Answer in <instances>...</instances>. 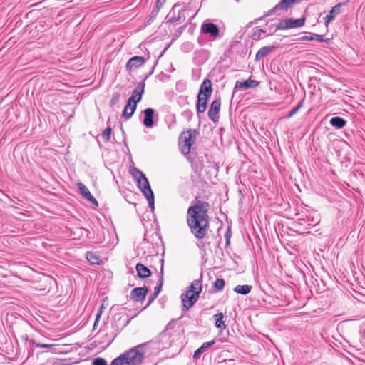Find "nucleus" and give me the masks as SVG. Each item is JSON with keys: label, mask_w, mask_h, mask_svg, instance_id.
<instances>
[{"label": "nucleus", "mask_w": 365, "mask_h": 365, "mask_svg": "<svg viewBox=\"0 0 365 365\" xmlns=\"http://www.w3.org/2000/svg\"><path fill=\"white\" fill-rule=\"evenodd\" d=\"M36 346H38V347H41V348H49V347L53 346V344H47L38 343V344H36Z\"/></svg>", "instance_id": "nucleus-35"}, {"label": "nucleus", "mask_w": 365, "mask_h": 365, "mask_svg": "<svg viewBox=\"0 0 365 365\" xmlns=\"http://www.w3.org/2000/svg\"><path fill=\"white\" fill-rule=\"evenodd\" d=\"M262 19V18L256 19H255V23H256L258 20H260V19Z\"/></svg>", "instance_id": "nucleus-41"}, {"label": "nucleus", "mask_w": 365, "mask_h": 365, "mask_svg": "<svg viewBox=\"0 0 365 365\" xmlns=\"http://www.w3.org/2000/svg\"><path fill=\"white\" fill-rule=\"evenodd\" d=\"M178 6V4H175L173 6V9H175Z\"/></svg>", "instance_id": "nucleus-40"}, {"label": "nucleus", "mask_w": 365, "mask_h": 365, "mask_svg": "<svg viewBox=\"0 0 365 365\" xmlns=\"http://www.w3.org/2000/svg\"><path fill=\"white\" fill-rule=\"evenodd\" d=\"M145 63V59L141 56H134L131 58L126 63V68L128 70L136 68L141 66Z\"/></svg>", "instance_id": "nucleus-17"}, {"label": "nucleus", "mask_w": 365, "mask_h": 365, "mask_svg": "<svg viewBox=\"0 0 365 365\" xmlns=\"http://www.w3.org/2000/svg\"><path fill=\"white\" fill-rule=\"evenodd\" d=\"M346 3H347V1L344 2V3L340 2L332 7L331 10L329 11V13L325 17L326 26H327L328 24H329V22L335 18L336 15H337L338 14L340 13L341 7L342 6L346 5Z\"/></svg>", "instance_id": "nucleus-13"}, {"label": "nucleus", "mask_w": 365, "mask_h": 365, "mask_svg": "<svg viewBox=\"0 0 365 365\" xmlns=\"http://www.w3.org/2000/svg\"><path fill=\"white\" fill-rule=\"evenodd\" d=\"M252 286L250 285H237L235 287L234 291L240 294H247L250 292Z\"/></svg>", "instance_id": "nucleus-24"}, {"label": "nucleus", "mask_w": 365, "mask_h": 365, "mask_svg": "<svg viewBox=\"0 0 365 365\" xmlns=\"http://www.w3.org/2000/svg\"><path fill=\"white\" fill-rule=\"evenodd\" d=\"M148 292V289L145 287L135 288L131 291L130 299L136 302H142L145 299Z\"/></svg>", "instance_id": "nucleus-10"}, {"label": "nucleus", "mask_w": 365, "mask_h": 365, "mask_svg": "<svg viewBox=\"0 0 365 365\" xmlns=\"http://www.w3.org/2000/svg\"><path fill=\"white\" fill-rule=\"evenodd\" d=\"M111 132H112L111 128L108 127L102 133V138L105 142H108L110 140Z\"/></svg>", "instance_id": "nucleus-28"}, {"label": "nucleus", "mask_w": 365, "mask_h": 365, "mask_svg": "<svg viewBox=\"0 0 365 365\" xmlns=\"http://www.w3.org/2000/svg\"><path fill=\"white\" fill-rule=\"evenodd\" d=\"M93 365H107V362L104 359L97 358L93 360Z\"/></svg>", "instance_id": "nucleus-33"}, {"label": "nucleus", "mask_w": 365, "mask_h": 365, "mask_svg": "<svg viewBox=\"0 0 365 365\" xmlns=\"http://www.w3.org/2000/svg\"><path fill=\"white\" fill-rule=\"evenodd\" d=\"M201 31L212 38H217L220 34L218 26L212 23H203L201 26Z\"/></svg>", "instance_id": "nucleus-8"}, {"label": "nucleus", "mask_w": 365, "mask_h": 365, "mask_svg": "<svg viewBox=\"0 0 365 365\" xmlns=\"http://www.w3.org/2000/svg\"><path fill=\"white\" fill-rule=\"evenodd\" d=\"M346 123V120L341 117H333L330 120V124L336 128H342Z\"/></svg>", "instance_id": "nucleus-23"}, {"label": "nucleus", "mask_w": 365, "mask_h": 365, "mask_svg": "<svg viewBox=\"0 0 365 365\" xmlns=\"http://www.w3.org/2000/svg\"><path fill=\"white\" fill-rule=\"evenodd\" d=\"M302 40H313V39H314V38L312 36H305L302 37Z\"/></svg>", "instance_id": "nucleus-37"}, {"label": "nucleus", "mask_w": 365, "mask_h": 365, "mask_svg": "<svg viewBox=\"0 0 365 365\" xmlns=\"http://www.w3.org/2000/svg\"><path fill=\"white\" fill-rule=\"evenodd\" d=\"M136 108L137 104L131 103L128 101L127 104L123 111L122 116L126 120L130 118L133 116L134 112L135 111Z\"/></svg>", "instance_id": "nucleus-18"}, {"label": "nucleus", "mask_w": 365, "mask_h": 365, "mask_svg": "<svg viewBox=\"0 0 365 365\" xmlns=\"http://www.w3.org/2000/svg\"><path fill=\"white\" fill-rule=\"evenodd\" d=\"M225 286V281L223 279H217L214 282V287L217 291H221Z\"/></svg>", "instance_id": "nucleus-27"}, {"label": "nucleus", "mask_w": 365, "mask_h": 365, "mask_svg": "<svg viewBox=\"0 0 365 365\" xmlns=\"http://www.w3.org/2000/svg\"><path fill=\"white\" fill-rule=\"evenodd\" d=\"M145 83H140L132 93L131 96L128 98V101L137 104L141 101L142 96L144 93Z\"/></svg>", "instance_id": "nucleus-11"}, {"label": "nucleus", "mask_w": 365, "mask_h": 365, "mask_svg": "<svg viewBox=\"0 0 365 365\" xmlns=\"http://www.w3.org/2000/svg\"><path fill=\"white\" fill-rule=\"evenodd\" d=\"M202 291L201 281L194 280L189 286L187 291L182 295L183 310L187 311L197 301L199 294Z\"/></svg>", "instance_id": "nucleus-3"}, {"label": "nucleus", "mask_w": 365, "mask_h": 365, "mask_svg": "<svg viewBox=\"0 0 365 365\" xmlns=\"http://www.w3.org/2000/svg\"><path fill=\"white\" fill-rule=\"evenodd\" d=\"M210 204L202 200H195L188 207L187 223L191 232L197 239H202L207 235L209 227L208 210Z\"/></svg>", "instance_id": "nucleus-1"}, {"label": "nucleus", "mask_w": 365, "mask_h": 365, "mask_svg": "<svg viewBox=\"0 0 365 365\" xmlns=\"http://www.w3.org/2000/svg\"><path fill=\"white\" fill-rule=\"evenodd\" d=\"M265 31L263 29H257L256 30L252 35V38L255 41H258L262 38V34L264 33Z\"/></svg>", "instance_id": "nucleus-30"}, {"label": "nucleus", "mask_w": 365, "mask_h": 365, "mask_svg": "<svg viewBox=\"0 0 365 365\" xmlns=\"http://www.w3.org/2000/svg\"><path fill=\"white\" fill-rule=\"evenodd\" d=\"M303 106V101H302L297 107H295L294 109H292L287 115V118H292L294 115H295L302 107Z\"/></svg>", "instance_id": "nucleus-29"}, {"label": "nucleus", "mask_w": 365, "mask_h": 365, "mask_svg": "<svg viewBox=\"0 0 365 365\" xmlns=\"http://www.w3.org/2000/svg\"><path fill=\"white\" fill-rule=\"evenodd\" d=\"M86 257L87 260L93 264H98L99 262H101L98 257H97L96 255L90 252H88L86 253Z\"/></svg>", "instance_id": "nucleus-26"}, {"label": "nucleus", "mask_w": 365, "mask_h": 365, "mask_svg": "<svg viewBox=\"0 0 365 365\" xmlns=\"http://www.w3.org/2000/svg\"><path fill=\"white\" fill-rule=\"evenodd\" d=\"M140 347L131 349L130 351L122 354L119 357L115 359L111 365H138L141 363L143 354L137 349Z\"/></svg>", "instance_id": "nucleus-4"}, {"label": "nucleus", "mask_w": 365, "mask_h": 365, "mask_svg": "<svg viewBox=\"0 0 365 365\" xmlns=\"http://www.w3.org/2000/svg\"><path fill=\"white\" fill-rule=\"evenodd\" d=\"M165 2V0H157L156 6L160 9Z\"/></svg>", "instance_id": "nucleus-36"}, {"label": "nucleus", "mask_w": 365, "mask_h": 365, "mask_svg": "<svg viewBox=\"0 0 365 365\" xmlns=\"http://www.w3.org/2000/svg\"><path fill=\"white\" fill-rule=\"evenodd\" d=\"M214 318L215 319V326L220 329H225V325L223 321V314L222 313H217L214 315Z\"/></svg>", "instance_id": "nucleus-25"}, {"label": "nucleus", "mask_w": 365, "mask_h": 365, "mask_svg": "<svg viewBox=\"0 0 365 365\" xmlns=\"http://www.w3.org/2000/svg\"><path fill=\"white\" fill-rule=\"evenodd\" d=\"M184 11H185V10H182V11L179 13V16H178V18L177 19V20H176V21H180V18H181V17H180V14H182V13H184Z\"/></svg>", "instance_id": "nucleus-39"}, {"label": "nucleus", "mask_w": 365, "mask_h": 365, "mask_svg": "<svg viewBox=\"0 0 365 365\" xmlns=\"http://www.w3.org/2000/svg\"><path fill=\"white\" fill-rule=\"evenodd\" d=\"M305 19L300 18L297 19H287L280 21L275 26L276 29L285 30L292 28H299L304 24Z\"/></svg>", "instance_id": "nucleus-6"}, {"label": "nucleus", "mask_w": 365, "mask_h": 365, "mask_svg": "<svg viewBox=\"0 0 365 365\" xmlns=\"http://www.w3.org/2000/svg\"><path fill=\"white\" fill-rule=\"evenodd\" d=\"M220 106H221V101L220 98L214 100L209 108L208 110V117L209 118L213 121L214 123H216L219 120V113L220 110Z\"/></svg>", "instance_id": "nucleus-7"}, {"label": "nucleus", "mask_w": 365, "mask_h": 365, "mask_svg": "<svg viewBox=\"0 0 365 365\" xmlns=\"http://www.w3.org/2000/svg\"><path fill=\"white\" fill-rule=\"evenodd\" d=\"M102 309H103V305H101V308L99 309V310L96 314V320H95L94 325H93L94 327L96 326V324L98 322L99 319L101 318V316L102 314Z\"/></svg>", "instance_id": "nucleus-34"}, {"label": "nucleus", "mask_w": 365, "mask_h": 365, "mask_svg": "<svg viewBox=\"0 0 365 365\" xmlns=\"http://www.w3.org/2000/svg\"><path fill=\"white\" fill-rule=\"evenodd\" d=\"M314 39H317L318 41H322V36H320L319 35H315Z\"/></svg>", "instance_id": "nucleus-38"}, {"label": "nucleus", "mask_w": 365, "mask_h": 365, "mask_svg": "<svg viewBox=\"0 0 365 365\" xmlns=\"http://www.w3.org/2000/svg\"><path fill=\"white\" fill-rule=\"evenodd\" d=\"M259 82L256 80L247 79L244 81H237L235 83V88L248 89L251 88H255L259 85Z\"/></svg>", "instance_id": "nucleus-16"}, {"label": "nucleus", "mask_w": 365, "mask_h": 365, "mask_svg": "<svg viewBox=\"0 0 365 365\" xmlns=\"http://www.w3.org/2000/svg\"><path fill=\"white\" fill-rule=\"evenodd\" d=\"M296 1L297 0H281V1L279 4H277L272 9H271L267 14H265L263 17L270 16L274 12L278 11L279 9H287Z\"/></svg>", "instance_id": "nucleus-14"}, {"label": "nucleus", "mask_w": 365, "mask_h": 365, "mask_svg": "<svg viewBox=\"0 0 365 365\" xmlns=\"http://www.w3.org/2000/svg\"><path fill=\"white\" fill-rule=\"evenodd\" d=\"M215 343L214 340L203 343L202 345L195 351L193 357L198 358L201 354L212 346Z\"/></svg>", "instance_id": "nucleus-22"}, {"label": "nucleus", "mask_w": 365, "mask_h": 365, "mask_svg": "<svg viewBox=\"0 0 365 365\" xmlns=\"http://www.w3.org/2000/svg\"><path fill=\"white\" fill-rule=\"evenodd\" d=\"M144 119H143V125L147 128H151L153 126V115H154V110L150 108H146L144 111Z\"/></svg>", "instance_id": "nucleus-15"}, {"label": "nucleus", "mask_w": 365, "mask_h": 365, "mask_svg": "<svg viewBox=\"0 0 365 365\" xmlns=\"http://www.w3.org/2000/svg\"><path fill=\"white\" fill-rule=\"evenodd\" d=\"M194 140L195 134L192 129H188L187 131L182 133L179 139V145L183 155H186L190 153Z\"/></svg>", "instance_id": "nucleus-5"}, {"label": "nucleus", "mask_w": 365, "mask_h": 365, "mask_svg": "<svg viewBox=\"0 0 365 365\" xmlns=\"http://www.w3.org/2000/svg\"><path fill=\"white\" fill-rule=\"evenodd\" d=\"M135 269L138 276L141 279L147 278L151 275L150 270L143 264L138 263Z\"/></svg>", "instance_id": "nucleus-19"}, {"label": "nucleus", "mask_w": 365, "mask_h": 365, "mask_svg": "<svg viewBox=\"0 0 365 365\" xmlns=\"http://www.w3.org/2000/svg\"><path fill=\"white\" fill-rule=\"evenodd\" d=\"M212 92V83L210 79H205L200 86L197 96L210 98Z\"/></svg>", "instance_id": "nucleus-12"}, {"label": "nucleus", "mask_w": 365, "mask_h": 365, "mask_svg": "<svg viewBox=\"0 0 365 365\" xmlns=\"http://www.w3.org/2000/svg\"><path fill=\"white\" fill-rule=\"evenodd\" d=\"M162 262V264H161V268H160V273H161V277L159 279V282H160V284L158 287H155V294H158L160 292V289L162 287V284H163V260H161Z\"/></svg>", "instance_id": "nucleus-32"}, {"label": "nucleus", "mask_w": 365, "mask_h": 365, "mask_svg": "<svg viewBox=\"0 0 365 365\" xmlns=\"http://www.w3.org/2000/svg\"><path fill=\"white\" fill-rule=\"evenodd\" d=\"M78 188L81 195L88 202L94 205L95 206L98 205V201L96 198L91 195L89 190L87 187L82 182H79L77 183Z\"/></svg>", "instance_id": "nucleus-9"}, {"label": "nucleus", "mask_w": 365, "mask_h": 365, "mask_svg": "<svg viewBox=\"0 0 365 365\" xmlns=\"http://www.w3.org/2000/svg\"><path fill=\"white\" fill-rule=\"evenodd\" d=\"M120 95L119 93H114L112 95L110 104L111 106H113L114 105L117 104L120 100Z\"/></svg>", "instance_id": "nucleus-31"}, {"label": "nucleus", "mask_w": 365, "mask_h": 365, "mask_svg": "<svg viewBox=\"0 0 365 365\" xmlns=\"http://www.w3.org/2000/svg\"><path fill=\"white\" fill-rule=\"evenodd\" d=\"M209 98L202 96H197V112L198 113H202L205 111L207 108V102Z\"/></svg>", "instance_id": "nucleus-21"}, {"label": "nucleus", "mask_w": 365, "mask_h": 365, "mask_svg": "<svg viewBox=\"0 0 365 365\" xmlns=\"http://www.w3.org/2000/svg\"><path fill=\"white\" fill-rule=\"evenodd\" d=\"M132 175L138 182V186L148 201L149 207L154 210V195L150 188L148 180L143 172L134 168L132 170Z\"/></svg>", "instance_id": "nucleus-2"}, {"label": "nucleus", "mask_w": 365, "mask_h": 365, "mask_svg": "<svg viewBox=\"0 0 365 365\" xmlns=\"http://www.w3.org/2000/svg\"><path fill=\"white\" fill-rule=\"evenodd\" d=\"M275 48L274 46H264L261 48L256 53L255 59L259 60L267 56L269 53H271Z\"/></svg>", "instance_id": "nucleus-20"}]
</instances>
